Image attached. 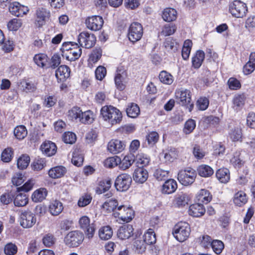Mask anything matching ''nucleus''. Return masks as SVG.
Returning a JSON list of instances; mask_svg holds the SVG:
<instances>
[{
	"label": "nucleus",
	"instance_id": "9b49d317",
	"mask_svg": "<svg viewBox=\"0 0 255 255\" xmlns=\"http://www.w3.org/2000/svg\"><path fill=\"white\" fill-rule=\"evenodd\" d=\"M132 180L130 176L127 173L119 175L116 178L115 186L118 190L124 191L130 187Z\"/></svg>",
	"mask_w": 255,
	"mask_h": 255
},
{
	"label": "nucleus",
	"instance_id": "39448f33",
	"mask_svg": "<svg viewBox=\"0 0 255 255\" xmlns=\"http://www.w3.org/2000/svg\"><path fill=\"white\" fill-rule=\"evenodd\" d=\"M197 176L196 171L190 167L180 170L178 174V180L184 186L192 184L195 181Z\"/></svg>",
	"mask_w": 255,
	"mask_h": 255
},
{
	"label": "nucleus",
	"instance_id": "a18cd8bd",
	"mask_svg": "<svg viewBox=\"0 0 255 255\" xmlns=\"http://www.w3.org/2000/svg\"><path fill=\"white\" fill-rule=\"evenodd\" d=\"M15 137L18 140L24 139L27 134V130L26 127L23 125L16 126L13 131Z\"/></svg>",
	"mask_w": 255,
	"mask_h": 255
},
{
	"label": "nucleus",
	"instance_id": "6e6552de",
	"mask_svg": "<svg viewBox=\"0 0 255 255\" xmlns=\"http://www.w3.org/2000/svg\"><path fill=\"white\" fill-rule=\"evenodd\" d=\"M79 224L80 228L84 231L86 238L89 240L92 239L96 228L94 224L90 223V218L87 216L81 217L79 220Z\"/></svg>",
	"mask_w": 255,
	"mask_h": 255
},
{
	"label": "nucleus",
	"instance_id": "b1692460",
	"mask_svg": "<svg viewBox=\"0 0 255 255\" xmlns=\"http://www.w3.org/2000/svg\"><path fill=\"white\" fill-rule=\"evenodd\" d=\"M50 12L44 8H40L36 11V21L38 26L43 25L45 21L49 18Z\"/></svg>",
	"mask_w": 255,
	"mask_h": 255
},
{
	"label": "nucleus",
	"instance_id": "a19ab883",
	"mask_svg": "<svg viewBox=\"0 0 255 255\" xmlns=\"http://www.w3.org/2000/svg\"><path fill=\"white\" fill-rule=\"evenodd\" d=\"M113 235V231L109 226L101 227L99 230V236L103 240L110 239Z\"/></svg>",
	"mask_w": 255,
	"mask_h": 255
},
{
	"label": "nucleus",
	"instance_id": "79ce46f5",
	"mask_svg": "<svg viewBox=\"0 0 255 255\" xmlns=\"http://www.w3.org/2000/svg\"><path fill=\"white\" fill-rule=\"evenodd\" d=\"M229 137L233 141H239L242 137L241 128L239 126H237L232 128L229 133Z\"/></svg>",
	"mask_w": 255,
	"mask_h": 255
},
{
	"label": "nucleus",
	"instance_id": "680f3d73",
	"mask_svg": "<svg viewBox=\"0 0 255 255\" xmlns=\"http://www.w3.org/2000/svg\"><path fill=\"white\" fill-rule=\"evenodd\" d=\"M169 171L160 168L156 169L153 173L154 177L158 181L165 180L168 176Z\"/></svg>",
	"mask_w": 255,
	"mask_h": 255
},
{
	"label": "nucleus",
	"instance_id": "69168bd1",
	"mask_svg": "<svg viewBox=\"0 0 255 255\" xmlns=\"http://www.w3.org/2000/svg\"><path fill=\"white\" fill-rule=\"evenodd\" d=\"M211 247L216 254H220L224 249V245L220 240H213L211 243Z\"/></svg>",
	"mask_w": 255,
	"mask_h": 255
},
{
	"label": "nucleus",
	"instance_id": "6ab92c4d",
	"mask_svg": "<svg viewBox=\"0 0 255 255\" xmlns=\"http://www.w3.org/2000/svg\"><path fill=\"white\" fill-rule=\"evenodd\" d=\"M148 176V172L141 167H137L134 170L133 179L137 183H143L146 181Z\"/></svg>",
	"mask_w": 255,
	"mask_h": 255
},
{
	"label": "nucleus",
	"instance_id": "f704fd0d",
	"mask_svg": "<svg viewBox=\"0 0 255 255\" xmlns=\"http://www.w3.org/2000/svg\"><path fill=\"white\" fill-rule=\"evenodd\" d=\"M196 198L199 202L207 204L211 201L212 196L208 190L203 189L199 191Z\"/></svg>",
	"mask_w": 255,
	"mask_h": 255
},
{
	"label": "nucleus",
	"instance_id": "bf43d9fd",
	"mask_svg": "<svg viewBox=\"0 0 255 255\" xmlns=\"http://www.w3.org/2000/svg\"><path fill=\"white\" fill-rule=\"evenodd\" d=\"M46 165L45 159L42 158H35L31 164L32 168L34 170H40Z\"/></svg>",
	"mask_w": 255,
	"mask_h": 255
},
{
	"label": "nucleus",
	"instance_id": "aec40b11",
	"mask_svg": "<svg viewBox=\"0 0 255 255\" xmlns=\"http://www.w3.org/2000/svg\"><path fill=\"white\" fill-rule=\"evenodd\" d=\"M206 210L203 204L197 203L190 206L188 212L190 216L199 218L202 216L205 213Z\"/></svg>",
	"mask_w": 255,
	"mask_h": 255
},
{
	"label": "nucleus",
	"instance_id": "c85d7f7f",
	"mask_svg": "<svg viewBox=\"0 0 255 255\" xmlns=\"http://www.w3.org/2000/svg\"><path fill=\"white\" fill-rule=\"evenodd\" d=\"M177 13L176 10L172 8H166L162 11V17L167 22L174 21L177 18Z\"/></svg>",
	"mask_w": 255,
	"mask_h": 255
},
{
	"label": "nucleus",
	"instance_id": "58836bf2",
	"mask_svg": "<svg viewBox=\"0 0 255 255\" xmlns=\"http://www.w3.org/2000/svg\"><path fill=\"white\" fill-rule=\"evenodd\" d=\"M246 100L245 96L244 94L238 95L233 99V109L236 111H239L242 109L245 104Z\"/></svg>",
	"mask_w": 255,
	"mask_h": 255
},
{
	"label": "nucleus",
	"instance_id": "4468645a",
	"mask_svg": "<svg viewBox=\"0 0 255 255\" xmlns=\"http://www.w3.org/2000/svg\"><path fill=\"white\" fill-rule=\"evenodd\" d=\"M87 27L93 31H98L101 29L104 23L103 18L99 15L88 17L85 21Z\"/></svg>",
	"mask_w": 255,
	"mask_h": 255
},
{
	"label": "nucleus",
	"instance_id": "412c9836",
	"mask_svg": "<svg viewBox=\"0 0 255 255\" xmlns=\"http://www.w3.org/2000/svg\"><path fill=\"white\" fill-rule=\"evenodd\" d=\"M70 68L66 65L59 66L55 71V76L58 82H63L69 77Z\"/></svg>",
	"mask_w": 255,
	"mask_h": 255
},
{
	"label": "nucleus",
	"instance_id": "72a5a7b5",
	"mask_svg": "<svg viewBox=\"0 0 255 255\" xmlns=\"http://www.w3.org/2000/svg\"><path fill=\"white\" fill-rule=\"evenodd\" d=\"M102 50L100 49H96L91 52L88 60V66L92 68L94 64L101 58Z\"/></svg>",
	"mask_w": 255,
	"mask_h": 255
},
{
	"label": "nucleus",
	"instance_id": "dca6fc26",
	"mask_svg": "<svg viewBox=\"0 0 255 255\" xmlns=\"http://www.w3.org/2000/svg\"><path fill=\"white\" fill-rule=\"evenodd\" d=\"M125 147V142L119 139H113L109 142L107 148L110 153L116 154L122 152Z\"/></svg>",
	"mask_w": 255,
	"mask_h": 255
},
{
	"label": "nucleus",
	"instance_id": "49530a36",
	"mask_svg": "<svg viewBox=\"0 0 255 255\" xmlns=\"http://www.w3.org/2000/svg\"><path fill=\"white\" fill-rule=\"evenodd\" d=\"M83 112L79 107H74L68 111V118L72 121L80 122Z\"/></svg>",
	"mask_w": 255,
	"mask_h": 255
},
{
	"label": "nucleus",
	"instance_id": "ea45409f",
	"mask_svg": "<svg viewBox=\"0 0 255 255\" xmlns=\"http://www.w3.org/2000/svg\"><path fill=\"white\" fill-rule=\"evenodd\" d=\"M112 185V181L109 178L101 180L99 183L98 187L97 188V192L102 194L109 190Z\"/></svg>",
	"mask_w": 255,
	"mask_h": 255
},
{
	"label": "nucleus",
	"instance_id": "f03ea898",
	"mask_svg": "<svg viewBox=\"0 0 255 255\" xmlns=\"http://www.w3.org/2000/svg\"><path fill=\"white\" fill-rule=\"evenodd\" d=\"M60 50L62 56L66 60L74 61L79 58L82 54V48L77 43L67 42L63 43Z\"/></svg>",
	"mask_w": 255,
	"mask_h": 255
},
{
	"label": "nucleus",
	"instance_id": "c756f323",
	"mask_svg": "<svg viewBox=\"0 0 255 255\" xmlns=\"http://www.w3.org/2000/svg\"><path fill=\"white\" fill-rule=\"evenodd\" d=\"M205 59V53L202 50H198L192 58L193 67L198 69L201 67Z\"/></svg>",
	"mask_w": 255,
	"mask_h": 255
},
{
	"label": "nucleus",
	"instance_id": "7c9ffc66",
	"mask_svg": "<svg viewBox=\"0 0 255 255\" xmlns=\"http://www.w3.org/2000/svg\"><path fill=\"white\" fill-rule=\"evenodd\" d=\"M126 76L127 74L125 71H117L115 78V82L117 88L120 90H123L125 89V86L124 84V82Z\"/></svg>",
	"mask_w": 255,
	"mask_h": 255
},
{
	"label": "nucleus",
	"instance_id": "4d7b16f0",
	"mask_svg": "<svg viewBox=\"0 0 255 255\" xmlns=\"http://www.w3.org/2000/svg\"><path fill=\"white\" fill-rule=\"evenodd\" d=\"M22 25V21L20 19L13 18L10 20L7 24V28L10 31H16Z\"/></svg>",
	"mask_w": 255,
	"mask_h": 255
},
{
	"label": "nucleus",
	"instance_id": "4be33fe9",
	"mask_svg": "<svg viewBox=\"0 0 255 255\" xmlns=\"http://www.w3.org/2000/svg\"><path fill=\"white\" fill-rule=\"evenodd\" d=\"M42 152L48 156L55 154L57 151L56 144L50 141H45L41 145Z\"/></svg>",
	"mask_w": 255,
	"mask_h": 255
},
{
	"label": "nucleus",
	"instance_id": "473e14b6",
	"mask_svg": "<svg viewBox=\"0 0 255 255\" xmlns=\"http://www.w3.org/2000/svg\"><path fill=\"white\" fill-rule=\"evenodd\" d=\"M216 176L219 181L223 183L228 182L230 179L229 170L226 168L218 169L216 171Z\"/></svg>",
	"mask_w": 255,
	"mask_h": 255
},
{
	"label": "nucleus",
	"instance_id": "3c124183",
	"mask_svg": "<svg viewBox=\"0 0 255 255\" xmlns=\"http://www.w3.org/2000/svg\"><path fill=\"white\" fill-rule=\"evenodd\" d=\"M120 157L118 156H114L107 158L104 161V165L105 167L112 168L116 166L119 167Z\"/></svg>",
	"mask_w": 255,
	"mask_h": 255
},
{
	"label": "nucleus",
	"instance_id": "052dcab7",
	"mask_svg": "<svg viewBox=\"0 0 255 255\" xmlns=\"http://www.w3.org/2000/svg\"><path fill=\"white\" fill-rule=\"evenodd\" d=\"M25 180V177L20 172L15 173L11 178V182L15 186L21 185Z\"/></svg>",
	"mask_w": 255,
	"mask_h": 255
},
{
	"label": "nucleus",
	"instance_id": "f8f14e48",
	"mask_svg": "<svg viewBox=\"0 0 255 255\" xmlns=\"http://www.w3.org/2000/svg\"><path fill=\"white\" fill-rule=\"evenodd\" d=\"M20 225L24 228H31L36 222L35 215L29 211H25L20 214L19 218Z\"/></svg>",
	"mask_w": 255,
	"mask_h": 255
},
{
	"label": "nucleus",
	"instance_id": "393cba45",
	"mask_svg": "<svg viewBox=\"0 0 255 255\" xmlns=\"http://www.w3.org/2000/svg\"><path fill=\"white\" fill-rule=\"evenodd\" d=\"M134 156L131 154L125 155L120 161L119 164V168L122 170L128 169L134 161Z\"/></svg>",
	"mask_w": 255,
	"mask_h": 255
},
{
	"label": "nucleus",
	"instance_id": "09e8293b",
	"mask_svg": "<svg viewBox=\"0 0 255 255\" xmlns=\"http://www.w3.org/2000/svg\"><path fill=\"white\" fill-rule=\"evenodd\" d=\"M192 46V42L191 40L187 39L184 42L182 50V56L184 60L188 59Z\"/></svg>",
	"mask_w": 255,
	"mask_h": 255
},
{
	"label": "nucleus",
	"instance_id": "f257e3e1",
	"mask_svg": "<svg viewBox=\"0 0 255 255\" xmlns=\"http://www.w3.org/2000/svg\"><path fill=\"white\" fill-rule=\"evenodd\" d=\"M100 112L104 121L111 126L120 124L122 120L123 116L121 112L113 106H103Z\"/></svg>",
	"mask_w": 255,
	"mask_h": 255
},
{
	"label": "nucleus",
	"instance_id": "2f4dec72",
	"mask_svg": "<svg viewBox=\"0 0 255 255\" xmlns=\"http://www.w3.org/2000/svg\"><path fill=\"white\" fill-rule=\"evenodd\" d=\"M47 195V190L44 188H40L34 191L31 195V199L34 202H40L46 198Z\"/></svg>",
	"mask_w": 255,
	"mask_h": 255
},
{
	"label": "nucleus",
	"instance_id": "cd10ccee",
	"mask_svg": "<svg viewBox=\"0 0 255 255\" xmlns=\"http://www.w3.org/2000/svg\"><path fill=\"white\" fill-rule=\"evenodd\" d=\"M63 210L62 203L58 200L52 201L49 205V211L53 216H58Z\"/></svg>",
	"mask_w": 255,
	"mask_h": 255
},
{
	"label": "nucleus",
	"instance_id": "4c0bfd02",
	"mask_svg": "<svg viewBox=\"0 0 255 255\" xmlns=\"http://www.w3.org/2000/svg\"><path fill=\"white\" fill-rule=\"evenodd\" d=\"M126 112L128 117L136 118L140 114V109L137 104L130 103L128 106Z\"/></svg>",
	"mask_w": 255,
	"mask_h": 255
},
{
	"label": "nucleus",
	"instance_id": "37998d69",
	"mask_svg": "<svg viewBox=\"0 0 255 255\" xmlns=\"http://www.w3.org/2000/svg\"><path fill=\"white\" fill-rule=\"evenodd\" d=\"M143 242L147 245H152L155 243L156 239V236L151 229H149L143 236Z\"/></svg>",
	"mask_w": 255,
	"mask_h": 255
},
{
	"label": "nucleus",
	"instance_id": "8fccbe9b",
	"mask_svg": "<svg viewBox=\"0 0 255 255\" xmlns=\"http://www.w3.org/2000/svg\"><path fill=\"white\" fill-rule=\"evenodd\" d=\"M134 161H136L138 167L143 168L148 164L150 159L146 155L140 153L136 156Z\"/></svg>",
	"mask_w": 255,
	"mask_h": 255
},
{
	"label": "nucleus",
	"instance_id": "2eb2a0df",
	"mask_svg": "<svg viewBox=\"0 0 255 255\" xmlns=\"http://www.w3.org/2000/svg\"><path fill=\"white\" fill-rule=\"evenodd\" d=\"M9 10L12 15L22 17L27 13L29 8L27 6L21 4L18 2H14L10 4Z\"/></svg>",
	"mask_w": 255,
	"mask_h": 255
},
{
	"label": "nucleus",
	"instance_id": "864d4df0",
	"mask_svg": "<svg viewBox=\"0 0 255 255\" xmlns=\"http://www.w3.org/2000/svg\"><path fill=\"white\" fill-rule=\"evenodd\" d=\"M159 78L162 83L167 85H170L173 82V76L165 71H162L160 72Z\"/></svg>",
	"mask_w": 255,
	"mask_h": 255
},
{
	"label": "nucleus",
	"instance_id": "1a4fd4ad",
	"mask_svg": "<svg viewBox=\"0 0 255 255\" xmlns=\"http://www.w3.org/2000/svg\"><path fill=\"white\" fill-rule=\"evenodd\" d=\"M84 239L83 234L79 231H74L69 232L65 237V244L70 247H77L83 241Z\"/></svg>",
	"mask_w": 255,
	"mask_h": 255
},
{
	"label": "nucleus",
	"instance_id": "c9c22d12",
	"mask_svg": "<svg viewBox=\"0 0 255 255\" xmlns=\"http://www.w3.org/2000/svg\"><path fill=\"white\" fill-rule=\"evenodd\" d=\"M197 171L199 176L205 178L211 176L214 173L213 168L206 164H202L199 166Z\"/></svg>",
	"mask_w": 255,
	"mask_h": 255
},
{
	"label": "nucleus",
	"instance_id": "0e129e2a",
	"mask_svg": "<svg viewBox=\"0 0 255 255\" xmlns=\"http://www.w3.org/2000/svg\"><path fill=\"white\" fill-rule=\"evenodd\" d=\"M158 139L159 135L155 131L150 132L146 136V140L148 145L150 146L154 145L157 142Z\"/></svg>",
	"mask_w": 255,
	"mask_h": 255
},
{
	"label": "nucleus",
	"instance_id": "ddd939ff",
	"mask_svg": "<svg viewBox=\"0 0 255 255\" xmlns=\"http://www.w3.org/2000/svg\"><path fill=\"white\" fill-rule=\"evenodd\" d=\"M78 41L81 47L90 48L94 45L96 42V37L94 34L83 32L79 35Z\"/></svg>",
	"mask_w": 255,
	"mask_h": 255
},
{
	"label": "nucleus",
	"instance_id": "9d476101",
	"mask_svg": "<svg viewBox=\"0 0 255 255\" xmlns=\"http://www.w3.org/2000/svg\"><path fill=\"white\" fill-rule=\"evenodd\" d=\"M142 35L143 28L140 23L134 22L130 24L128 33V37L129 41L134 43L139 40Z\"/></svg>",
	"mask_w": 255,
	"mask_h": 255
},
{
	"label": "nucleus",
	"instance_id": "6e6d98bb",
	"mask_svg": "<svg viewBox=\"0 0 255 255\" xmlns=\"http://www.w3.org/2000/svg\"><path fill=\"white\" fill-rule=\"evenodd\" d=\"M30 157L28 155L23 154L18 158L17 161V167L19 169H24L28 165Z\"/></svg>",
	"mask_w": 255,
	"mask_h": 255
},
{
	"label": "nucleus",
	"instance_id": "a211bd4d",
	"mask_svg": "<svg viewBox=\"0 0 255 255\" xmlns=\"http://www.w3.org/2000/svg\"><path fill=\"white\" fill-rule=\"evenodd\" d=\"M133 228L130 225H124L120 227L117 232L118 237L121 240L129 238L132 235Z\"/></svg>",
	"mask_w": 255,
	"mask_h": 255
},
{
	"label": "nucleus",
	"instance_id": "f3484780",
	"mask_svg": "<svg viewBox=\"0 0 255 255\" xmlns=\"http://www.w3.org/2000/svg\"><path fill=\"white\" fill-rule=\"evenodd\" d=\"M119 203L117 200L115 199H110L106 200L101 206V209L103 212L106 213H112L114 217L115 212L118 209Z\"/></svg>",
	"mask_w": 255,
	"mask_h": 255
},
{
	"label": "nucleus",
	"instance_id": "603ef678",
	"mask_svg": "<svg viewBox=\"0 0 255 255\" xmlns=\"http://www.w3.org/2000/svg\"><path fill=\"white\" fill-rule=\"evenodd\" d=\"M84 156L82 153H79V151L75 150L73 152L72 163L76 166H80L83 164Z\"/></svg>",
	"mask_w": 255,
	"mask_h": 255
},
{
	"label": "nucleus",
	"instance_id": "c03bdc74",
	"mask_svg": "<svg viewBox=\"0 0 255 255\" xmlns=\"http://www.w3.org/2000/svg\"><path fill=\"white\" fill-rule=\"evenodd\" d=\"M13 202L15 206L23 207L27 204L28 199L25 194L19 193L16 195Z\"/></svg>",
	"mask_w": 255,
	"mask_h": 255
},
{
	"label": "nucleus",
	"instance_id": "5fc2aeb1",
	"mask_svg": "<svg viewBox=\"0 0 255 255\" xmlns=\"http://www.w3.org/2000/svg\"><path fill=\"white\" fill-rule=\"evenodd\" d=\"M176 30V26L173 23L165 24L162 27L161 33L162 35L166 36L172 35Z\"/></svg>",
	"mask_w": 255,
	"mask_h": 255
},
{
	"label": "nucleus",
	"instance_id": "e433bc0d",
	"mask_svg": "<svg viewBox=\"0 0 255 255\" xmlns=\"http://www.w3.org/2000/svg\"><path fill=\"white\" fill-rule=\"evenodd\" d=\"M33 61L38 67L43 68L48 62V57L45 54H37L34 56Z\"/></svg>",
	"mask_w": 255,
	"mask_h": 255
},
{
	"label": "nucleus",
	"instance_id": "5701e85b",
	"mask_svg": "<svg viewBox=\"0 0 255 255\" xmlns=\"http://www.w3.org/2000/svg\"><path fill=\"white\" fill-rule=\"evenodd\" d=\"M177 188L176 181L173 179H170L166 180L163 184L161 192L163 194H170L174 193Z\"/></svg>",
	"mask_w": 255,
	"mask_h": 255
},
{
	"label": "nucleus",
	"instance_id": "a878e982",
	"mask_svg": "<svg viewBox=\"0 0 255 255\" xmlns=\"http://www.w3.org/2000/svg\"><path fill=\"white\" fill-rule=\"evenodd\" d=\"M233 200L236 206L242 207L247 203L248 197L247 194L241 190L235 193Z\"/></svg>",
	"mask_w": 255,
	"mask_h": 255
},
{
	"label": "nucleus",
	"instance_id": "0eeeda50",
	"mask_svg": "<svg viewBox=\"0 0 255 255\" xmlns=\"http://www.w3.org/2000/svg\"><path fill=\"white\" fill-rule=\"evenodd\" d=\"M229 10L233 16L243 18L248 12V7L246 3L241 0H236L230 4Z\"/></svg>",
	"mask_w": 255,
	"mask_h": 255
},
{
	"label": "nucleus",
	"instance_id": "7ed1b4c3",
	"mask_svg": "<svg viewBox=\"0 0 255 255\" xmlns=\"http://www.w3.org/2000/svg\"><path fill=\"white\" fill-rule=\"evenodd\" d=\"M134 216V211L130 205H120L114 213V218L120 223H128Z\"/></svg>",
	"mask_w": 255,
	"mask_h": 255
},
{
	"label": "nucleus",
	"instance_id": "20e7f679",
	"mask_svg": "<svg viewBox=\"0 0 255 255\" xmlns=\"http://www.w3.org/2000/svg\"><path fill=\"white\" fill-rule=\"evenodd\" d=\"M190 227L186 222H180L174 227L172 234L174 237L179 242H183L189 237Z\"/></svg>",
	"mask_w": 255,
	"mask_h": 255
},
{
	"label": "nucleus",
	"instance_id": "e2e57ef3",
	"mask_svg": "<svg viewBox=\"0 0 255 255\" xmlns=\"http://www.w3.org/2000/svg\"><path fill=\"white\" fill-rule=\"evenodd\" d=\"M231 164L236 168H239L244 164V161L240 157V153L236 152L230 159Z\"/></svg>",
	"mask_w": 255,
	"mask_h": 255
},
{
	"label": "nucleus",
	"instance_id": "13d9d810",
	"mask_svg": "<svg viewBox=\"0 0 255 255\" xmlns=\"http://www.w3.org/2000/svg\"><path fill=\"white\" fill-rule=\"evenodd\" d=\"M13 155V151L11 147L5 148L1 153V160L4 162H9L11 161Z\"/></svg>",
	"mask_w": 255,
	"mask_h": 255
},
{
	"label": "nucleus",
	"instance_id": "bb28decb",
	"mask_svg": "<svg viewBox=\"0 0 255 255\" xmlns=\"http://www.w3.org/2000/svg\"><path fill=\"white\" fill-rule=\"evenodd\" d=\"M66 172V169L62 166H57L51 168L48 171L49 177L53 179L62 177Z\"/></svg>",
	"mask_w": 255,
	"mask_h": 255
},
{
	"label": "nucleus",
	"instance_id": "338daca9",
	"mask_svg": "<svg viewBox=\"0 0 255 255\" xmlns=\"http://www.w3.org/2000/svg\"><path fill=\"white\" fill-rule=\"evenodd\" d=\"M92 199V197L91 195L85 194L79 198L78 202V205L80 207H85L91 203Z\"/></svg>",
	"mask_w": 255,
	"mask_h": 255
},
{
	"label": "nucleus",
	"instance_id": "423d86ee",
	"mask_svg": "<svg viewBox=\"0 0 255 255\" xmlns=\"http://www.w3.org/2000/svg\"><path fill=\"white\" fill-rule=\"evenodd\" d=\"M175 97L177 102L188 109L191 112L193 108V104L191 103L190 91L187 89H179L175 92Z\"/></svg>",
	"mask_w": 255,
	"mask_h": 255
},
{
	"label": "nucleus",
	"instance_id": "774afa93",
	"mask_svg": "<svg viewBox=\"0 0 255 255\" xmlns=\"http://www.w3.org/2000/svg\"><path fill=\"white\" fill-rule=\"evenodd\" d=\"M17 252V248L11 243L7 244L4 248V253L6 255H14Z\"/></svg>",
	"mask_w": 255,
	"mask_h": 255
},
{
	"label": "nucleus",
	"instance_id": "de8ad7c7",
	"mask_svg": "<svg viewBox=\"0 0 255 255\" xmlns=\"http://www.w3.org/2000/svg\"><path fill=\"white\" fill-rule=\"evenodd\" d=\"M95 119V115L93 112L88 110L82 113L80 122L83 124H91Z\"/></svg>",
	"mask_w": 255,
	"mask_h": 255
}]
</instances>
